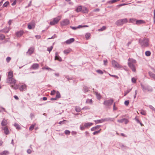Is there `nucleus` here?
Instances as JSON below:
<instances>
[{
	"mask_svg": "<svg viewBox=\"0 0 155 155\" xmlns=\"http://www.w3.org/2000/svg\"><path fill=\"white\" fill-rule=\"evenodd\" d=\"M13 72L10 71L8 73V78H7V81L8 83L12 84L11 87L13 89H18V87L17 85L15 84L16 80L13 78Z\"/></svg>",
	"mask_w": 155,
	"mask_h": 155,
	"instance_id": "nucleus-1",
	"label": "nucleus"
},
{
	"mask_svg": "<svg viewBox=\"0 0 155 155\" xmlns=\"http://www.w3.org/2000/svg\"><path fill=\"white\" fill-rule=\"evenodd\" d=\"M136 63V61L133 58H129L128 59V65L129 67L132 70L135 72L136 71V68L135 64Z\"/></svg>",
	"mask_w": 155,
	"mask_h": 155,
	"instance_id": "nucleus-2",
	"label": "nucleus"
},
{
	"mask_svg": "<svg viewBox=\"0 0 155 155\" xmlns=\"http://www.w3.org/2000/svg\"><path fill=\"white\" fill-rule=\"evenodd\" d=\"M139 42L143 48L147 47L149 45V39L147 38H144L143 40L140 39Z\"/></svg>",
	"mask_w": 155,
	"mask_h": 155,
	"instance_id": "nucleus-3",
	"label": "nucleus"
},
{
	"mask_svg": "<svg viewBox=\"0 0 155 155\" xmlns=\"http://www.w3.org/2000/svg\"><path fill=\"white\" fill-rule=\"evenodd\" d=\"M61 18V16H58L57 17L54 18L53 20L50 22V24L51 25H54L58 23L59 21Z\"/></svg>",
	"mask_w": 155,
	"mask_h": 155,
	"instance_id": "nucleus-4",
	"label": "nucleus"
},
{
	"mask_svg": "<svg viewBox=\"0 0 155 155\" xmlns=\"http://www.w3.org/2000/svg\"><path fill=\"white\" fill-rule=\"evenodd\" d=\"M127 22V20L126 18L120 19L116 22V24L117 25H122Z\"/></svg>",
	"mask_w": 155,
	"mask_h": 155,
	"instance_id": "nucleus-5",
	"label": "nucleus"
},
{
	"mask_svg": "<svg viewBox=\"0 0 155 155\" xmlns=\"http://www.w3.org/2000/svg\"><path fill=\"white\" fill-rule=\"evenodd\" d=\"M111 63L113 66L114 68H122V66L114 60H112Z\"/></svg>",
	"mask_w": 155,
	"mask_h": 155,
	"instance_id": "nucleus-6",
	"label": "nucleus"
},
{
	"mask_svg": "<svg viewBox=\"0 0 155 155\" xmlns=\"http://www.w3.org/2000/svg\"><path fill=\"white\" fill-rule=\"evenodd\" d=\"M141 85L142 90L144 92H146V91L151 92L153 91L152 88L149 86H145L143 84H141Z\"/></svg>",
	"mask_w": 155,
	"mask_h": 155,
	"instance_id": "nucleus-7",
	"label": "nucleus"
},
{
	"mask_svg": "<svg viewBox=\"0 0 155 155\" xmlns=\"http://www.w3.org/2000/svg\"><path fill=\"white\" fill-rule=\"evenodd\" d=\"M70 23L69 20L67 19H65L62 21L61 22V24L62 26H65L68 25Z\"/></svg>",
	"mask_w": 155,
	"mask_h": 155,
	"instance_id": "nucleus-8",
	"label": "nucleus"
},
{
	"mask_svg": "<svg viewBox=\"0 0 155 155\" xmlns=\"http://www.w3.org/2000/svg\"><path fill=\"white\" fill-rule=\"evenodd\" d=\"M114 100L113 99L106 100L104 101V104L105 106H110L112 104Z\"/></svg>",
	"mask_w": 155,
	"mask_h": 155,
	"instance_id": "nucleus-9",
	"label": "nucleus"
},
{
	"mask_svg": "<svg viewBox=\"0 0 155 155\" xmlns=\"http://www.w3.org/2000/svg\"><path fill=\"white\" fill-rule=\"evenodd\" d=\"M2 129L4 130V132L5 134L8 135L9 134V131L7 127L5 126L4 127H2Z\"/></svg>",
	"mask_w": 155,
	"mask_h": 155,
	"instance_id": "nucleus-10",
	"label": "nucleus"
},
{
	"mask_svg": "<svg viewBox=\"0 0 155 155\" xmlns=\"http://www.w3.org/2000/svg\"><path fill=\"white\" fill-rule=\"evenodd\" d=\"M55 60H58L59 61H62V58L58 55V53L56 52L55 53V56L54 58Z\"/></svg>",
	"mask_w": 155,
	"mask_h": 155,
	"instance_id": "nucleus-11",
	"label": "nucleus"
},
{
	"mask_svg": "<svg viewBox=\"0 0 155 155\" xmlns=\"http://www.w3.org/2000/svg\"><path fill=\"white\" fill-rule=\"evenodd\" d=\"M117 121L120 123L124 122L125 124H127L128 122V120L125 118H123L120 120H118Z\"/></svg>",
	"mask_w": 155,
	"mask_h": 155,
	"instance_id": "nucleus-12",
	"label": "nucleus"
},
{
	"mask_svg": "<svg viewBox=\"0 0 155 155\" xmlns=\"http://www.w3.org/2000/svg\"><path fill=\"white\" fill-rule=\"evenodd\" d=\"M34 51V48L33 47H31L28 49L26 54H27L31 55L33 52Z\"/></svg>",
	"mask_w": 155,
	"mask_h": 155,
	"instance_id": "nucleus-13",
	"label": "nucleus"
},
{
	"mask_svg": "<svg viewBox=\"0 0 155 155\" xmlns=\"http://www.w3.org/2000/svg\"><path fill=\"white\" fill-rule=\"evenodd\" d=\"M39 65L37 63L34 64L31 66V68L33 69H38L39 68Z\"/></svg>",
	"mask_w": 155,
	"mask_h": 155,
	"instance_id": "nucleus-14",
	"label": "nucleus"
},
{
	"mask_svg": "<svg viewBox=\"0 0 155 155\" xmlns=\"http://www.w3.org/2000/svg\"><path fill=\"white\" fill-rule=\"evenodd\" d=\"M74 41V38H71L67 40L65 42L67 44H70Z\"/></svg>",
	"mask_w": 155,
	"mask_h": 155,
	"instance_id": "nucleus-15",
	"label": "nucleus"
},
{
	"mask_svg": "<svg viewBox=\"0 0 155 155\" xmlns=\"http://www.w3.org/2000/svg\"><path fill=\"white\" fill-rule=\"evenodd\" d=\"M23 32L22 31H18L16 33V35L18 37H20L22 35Z\"/></svg>",
	"mask_w": 155,
	"mask_h": 155,
	"instance_id": "nucleus-16",
	"label": "nucleus"
},
{
	"mask_svg": "<svg viewBox=\"0 0 155 155\" xmlns=\"http://www.w3.org/2000/svg\"><path fill=\"white\" fill-rule=\"evenodd\" d=\"M108 120L104 119H102L101 120H98L95 121V122L96 123H101L103 122L106 121V120Z\"/></svg>",
	"mask_w": 155,
	"mask_h": 155,
	"instance_id": "nucleus-17",
	"label": "nucleus"
},
{
	"mask_svg": "<svg viewBox=\"0 0 155 155\" xmlns=\"http://www.w3.org/2000/svg\"><path fill=\"white\" fill-rule=\"evenodd\" d=\"M7 124V120L5 119H3L1 123L2 125V126H6Z\"/></svg>",
	"mask_w": 155,
	"mask_h": 155,
	"instance_id": "nucleus-18",
	"label": "nucleus"
},
{
	"mask_svg": "<svg viewBox=\"0 0 155 155\" xmlns=\"http://www.w3.org/2000/svg\"><path fill=\"white\" fill-rule=\"evenodd\" d=\"M26 89V86L25 85H21L19 89L21 91H23V90Z\"/></svg>",
	"mask_w": 155,
	"mask_h": 155,
	"instance_id": "nucleus-19",
	"label": "nucleus"
},
{
	"mask_svg": "<svg viewBox=\"0 0 155 155\" xmlns=\"http://www.w3.org/2000/svg\"><path fill=\"white\" fill-rule=\"evenodd\" d=\"M9 154V152L7 150H5L0 153V155H7Z\"/></svg>",
	"mask_w": 155,
	"mask_h": 155,
	"instance_id": "nucleus-20",
	"label": "nucleus"
},
{
	"mask_svg": "<svg viewBox=\"0 0 155 155\" xmlns=\"http://www.w3.org/2000/svg\"><path fill=\"white\" fill-rule=\"evenodd\" d=\"M100 127H101V126H99V125L96 126L95 127H93L91 129V130L92 131H94L97 129H99L100 128Z\"/></svg>",
	"mask_w": 155,
	"mask_h": 155,
	"instance_id": "nucleus-21",
	"label": "nucleus"
},
{
	"mask_svg": "<svg viewBox=\"0 0 155 155\" xmlns=\"http://www.w3.org/2000/svg\"><path fill=\"white\" fill-rule=\"evenodd\" d=\"M144 23V21L142 20H137L136 21V24L137 25H139Z\"/></svg>",
	"mask_w": 155,
	"mask_h": 155,
	"instance_id": "nucleus-22",
	"label": "nucleus"
},
{
	"mask_svg": "<svg viewBox=\"0 0 155 155\" xmlns=\"http://www.w3.org/2000/svg\"><path fill=\"white\" fill-rule=\"evenodd\" d=\"M149 74L150 76L155 80V74L151 72H149Z\"/></svg>",
	"mask_w": 155,
	"mask_h": 155,
	"instance_id": "nucleus-23",
	"label": "nucleus"
},
{
	"mask_svg": "<svg viewBox=\"0 0 155 155\" xmlns=\"http://www.w3.org/2000/svg\"><path fill=\"white\" fill-rule=\"evenodd\" d=\"M71 51V49H68L67 50H64V53L65 54H69Z\"/></svg>",
	"mask_w": 155,
	"mask_h": 155,
	"instance_id": "nucleus-24",
	"label": "nucleus"
},
{
	"mask_svg": "<svg viewBox=\"0 0 155 155\" xmlns=\"http://www.w3.org/2000/svg\"><path fill=\"white\" fill-rule=\"evenodd\" d=\"M93 123H85L84 124V126L85 127H87L91 126L92 125Z\"/></svg>",
	"mask_w": 155,
	"mask_h": 155,
	"instance_id": "nucleus-25",
	"label": "nucleus"
},
{
	"mask_svg": "<svg viewBox=\"0 0 155 155\" xmlns=\"http://www.w3.org/2000/svg\"><path fill=\"white\" fill-rule=\"evenodd\" d=\"M82 10V7L81 6H78L77 8L76 11L77 12H80Z\"/></svg>",
	"mask_w": 155,
	"mask_h": 155,
	"instance_id": "nucleus-26",
	"label": "nucleus"
},
{
	"mask_svg": "<svg viewBox=\"0 0 155 155\" xmlns=\"http://www.w3.org/2000/svg\"><path fill=\"white\" fill-rule=\"evenodd\" d=\"M82 11L84 13H87L88 12V10L86 8L84 7L82 9Z\"/></svg>",
	"mask_w": 155,
	"mask_h": 155,
	"instance_id": "nucleus-27",
	"label": "nucleus"
},
{
	"mask_svg": "<svg viewBox=\"0 0 155 155\" xmlns=\"http://www.w3.org/2000/svg\"><path fill=\"white\" fill-rule=\"evenodd\" d=\"M96 95L97 99L100 100L101 98V96L100 94H99L97 92H95Z\"/></svg>",
	"mask_w": 155,
	"mask_h": 155,
	"instance_id": "nucleus-28",
	"label": "nucleus"
},
{
	"mask_svg": "<svg viewBox=\"0 0 155 155\" xmlns=\"http://www.w3.org/2000/svg\"><path fill=\"white\" fill-rule=\"evenodd\" d=\"M56 97L58 99L61 97V95L59 92L57 91L56 92Z\"/></svg>",
	"mask_w": 155,
	"mask_h": 155,
	"instance_id": "nucleus-29",
	"label": "nucleus"
},
{
	"mask_svg": "<svg viewBox=\"0 0 155 155\" xmlns=\"http://www.w3.org/2000/svg\"><path fill=\"white\" fill-rule=\"evenodd\" d=\"M75 110L78 112H80L81 110V108L79 107H76L75 108Z\"/></svg>",
	"mask_w": 155,
	"mask_h": 155,
	"instance_id": "nucleus-30",
	"label": "nucleus"
},
{
	"mask_svg": "<svg viewBox=\"0 0 155 155\" xmlns=\"http://www.w3.org/2000/svg\"><path fill=\"white\" fill-rule=\"evenodd\" d=\"M145 55L147 56H149L150 55L151 53L149 51H147L145 53Z\"/></svg>",
	"mask_w": 155,
	"mask_h": 155,
	"instance_id": "nucleus-31",
	"label": "nucleus"
},
{
	"mask_svg": "<svg viewBox=\"0 0 155 155\" xmlns=\"http://www.w3.org/2000/svg\"><path fill=\"white\" fill-rule=\"evenodd\" d=\"M90 35H91L90 33H87L85 35V37L86 39H88L89 37H90Z\"/></svg>",
	"mask_w": 155,
	"mask_h": 155,
	"instance_id": "nucleus-32",
	"label": "nucleus"
},
{
	"mask_svg": "<svg viewBox=\"0 0 155 155\" xmlns=\"http://www.w3.org/2000/svg\"><path fill=\"white\" fill-rule=\"evenodd\" d=\"M35 124H33L32 125H31L29 127V130L30 131H31L32 130H33V129H34V127H35Z\"/></svg>",
	"mask_w": 155,
	"mask_h": 155,
	"instance_id": "nucleus-33",
	"label": "nucleus"
},
{
	"mask_svg": "<svg viewBox=\"0 0 155 155\" xmlns=\"http://www.w3.org/2000/svg\"><path fill=\"white\" fill-rule=\"evenodd\" d=\"M42 69L44 70V69H46V70H47L48 71H52V70L51 69V68L47 67H43L42 68Z\"/></svg>",
	"mask_w": 155,
	"mask_h": 155,
	"instance_id": "nucleus-34",
	"label": "nucleus"
},
{
	"mask_svg": "<svg viewBox=\"0 0 155 155\" xmlns=\"http://www.w3.org/2000/svg\"><path fill=\"white\" fill-rule=\"evenodd\" d=\"M86 103H89L91 104L92 103V100L91 99H88L86 101Z\"/></svg>",
	"mask_w": 155,
	"mask_h": 155,
	"instance_id": "nucleus-35",
	"label": "nucleus"
},
{
	"mask_svg": "<svg viewBox=\"0 0 155 155\" xmlns=\"http://www.w3.org/2000/svg\"><path fill=\"white\" fill-rule=\"evenodd\" d=\"M101 129H100V130H98V131H95L93 133V135H96V134H97L98 133H100V131L101 130Z\"/></svg>",
	"mask_w": 155,
	"mask_h": 155,
	"instance_id": "nucleus-36",
	"label": "nucleus"
},
{
	"mask_svg": "<svg viewBox=\"0 0 155 155\" xmlns=\"http://www.w3.org/2000/svg\"><path fill=\"white\" fill-rule=\"evenodd\" d=\"M5 38V36L2 34H0V39L1 40H3Z\"/></svg>",
	"mask_w": 155,
	"mask_h": 155,
	"instance_id": "nucleus-37",
	"label": "nucleus"
},
{
	"mask_svg": "<svg viewBox=\"0 0 155 155\" xmlns=\"http://www.w3.org/2000/svg\"><path fill=\"white\" fill-rule=\"evenodd\" d=\"M96 72L100 74H103V72L101 70H98L96 71Z\"/></svg>",
	"mask_w": 155,
	"mask_h": 155,
	"instance_id": "nucleus-38",
	"label": "nucleus"
},
{
	"mask_svg": "<svg viewBox=\"0 0 155 155\" xmlns=\"http://www.w3.org/2000/svg\"><path fill=\"white\" fill-rule=\"evenodd\" d=\"M106 27L104 26H103L101 28L98 29L99 31H101L105 30Z\"/></svg>",
	"mask_w": 155,
	"mask_h": 155,
	"instance_id": "nucleus-39",
	"label": "nucleus"
},
{
	"mask_svg": "<svg viewBox=\"0 0 155 155\" xmlns=\"http://www.w3.org/2000/svg\"><path fill=\"white\" fill-rule=\"evenodd\" d=\"M119 1H120V0H112L110 1L109 2L110 3L112 4Z\"/></svg>",
	"mask_w": 155,
	"mask_h": 155,
	"instance_id": "nucleus-40",
	"label": "nucleus"
},
{
	"mask_svg": "<svg viewBox=\"0 0 155 155\" xmlns=\"http://www.w3.org/2000/svg\"><path fill=\"white\" fill-rule=\"evenodd\" d=\"M88 27V26L87 25H83V26H82L81 25H79L77 27V28H81L85 27Z\"/></svg>",
	"mask_w": 155,
	"mask_h": 155,
	"instance_id": "nucleus-41",
	"label": "nucleus"
},
{
	"mask_svg": "<svg viewBox=\"0 0 155 155\" xmlns=\"http://www.w3.org/2000/svg\"><path fill=\"white\" fill-rule=\"evenodd\" d=\"M132 82L134 83L136 82L137 80L134 78H133L131 79Z\"/></svg>",
	"mask_w": 155,
	"mask_h": 155,
	"instance_id": "nucleus-42",
	"label": "nucleus"
},
{
	"mask_svg": "<svg viewBox=\"0 0 155 155\" xmlns=\"http://www.w3.org/2000/svg\"><path fill=\"white\" fill-rule=\"evenodd\" d=\"M105 119H107L108 120H106V121H113L114 120V118H105Z\"/></svg>",
	"mask_w": 155,
	"mask_h": 155,
	"instance_id": "nucleus-43",
	"label": "nucleus"
},
{
	"mask_svg": "<svg viewBox=\"0 0 155 155\" xmlns=\"http://www.w3.org/2000/svg\"><path fill=\"white\" fill-rule=\"evenodd\" d=\"M53 48V46H51L50 47L48 48L47 50L49 51V53H50V52L52 50Z\"/></svg>",
	"mask_w": 155,
	"mask_h": 155,
	"instance_id": "nucleus-44",
	"label": "nucleus"
},
{
	"mask_svg": "<svg viewBox=\"0 0 155 155\" xmlns=\"http://www.w3.org/2000/svg\"><path fill=\"white\" fill-rule=\"evenodd\" d=\"M131 89H129L127 90L124 93V96L126 95L128 93L131 91Z\"/></svg>",
	"mask_w": 155,
	"mask_h": 155,
	"instance_id": "nucleus-45",
	"label": "nucleus"
},
{
	"mask_svg": "<svg viewBox=\"0 0 155 155\" xmlns=\"http://www.w3.org/2000/svg\"><path fill=\"white\" fill-rule=\"evenodd\" d=\"M9 2H6L3 5V7H6L8 4Z\"/></svg>",
	"mask_w": 155,
	"mask_h": 155,
	"instance_id": "nucleus-46",
	"label": "nucleus"
},
{
	"mask_svg": "<svg viewBox=\"0 0 155 155\" xmlns=\"http://www.w3.org/2000/svg\"><path fill=\"white\" fill-rule=\"evenodd\" d=\"M15 126L16 127V129H20V127L19 126V125L17 124H14Z\"/></svg>",
	"mask_w": 155,
	"mask_h": 155,
	"instance_id": "nucleus-47",
	"label": "nucleus"
},
{
	"mask_svg": "<svg viewBox=\"0 0 155 155\" xmlns=\"http://www.w3.org/2000/svg\"><path fill=\"white\" fill-rule=\"evenodd\" d=\"M11 60V58L9 57H7L6 59V61L8 63Z\"/></svg>",
	"mask_w": 155,
	"mask_h": 155,
	"instance_id": "nucleus-48",
	"label": "nucleus"
},
{
	"mask_svg": "<svg viewBox=\"0 0 155 155\" xmlns=\"http://www.w3.org/2000/svg\"><path fill=\"white\" fill-rule=\"evenodd\" d=\"M64 133L66 134H69L70 133V131L68 130H66L64 131Z\"/></svg>",
	"mask_w": 155,
	"mask_h": 155,
	"instance_id": "nucleus-49",
	"label": "nucleus"
},
{
	"mask_svg": "<svg viewBox=\"0 0 155 155\" xmlns=\"http://www.w3.org/2000/svg\"><path fill=\"white\" fill-rule=\"evenodd\" d=\"M56 93V91H55L53 90L52 91L51 93V94L52 95H54Z\"/></svg>",
	"mask_w": 155,
	"mask_h": 155,
	"instance_id": "nucleus-50",
	"label": "nucleus"
},
{
	"mask_svg": "<svg viewBox=\"0 0 155 155\" xmlns=\"http://www.w3.org/2000/svg\"><path fill=\"white\" fill-rule=\"evenodd\" d=\"M149 108L152 109V110H154V111H155V109L154 108L152 105H150L149 106Z\"/></svg>",
	"mask_w": 155,
	"mask_h": 155,
	"instance_id": "nucleus-51",
	"label": "nucleus"
},
{
	"mask_svg": "<svg viewBox=\"0 0 155 155\" xmlns=\"http://www.w3.org/2000/svg\"><path fill=\"white\" fill-rule=\"evenodd\" d=\"M120 147L122 149L124 148L125 149H126L127 148V146H124L123 144H122V145H121Z\"/></svg>",
	"mask_w": 155,
	"mask_h": 155,
	"instance_id": "nucleus-52",
	"label": "nucleus"
},
{
	"mask_svg": "<svg viewBox=\"0 0 155 155\" xmlns=\"http://www.w3.org/2000/svg\"><path fill=\"white\" fill-rule=\"evenodd\" d=\"M140 114L143 115H145L146 114V112L144 110H142L140 112Z\"/></svg>",
	"mask_w": 155,
	"mask_h": 155,
	"instance_id": "nucleus-53",
	"label": "nucleus"
},
{
	"mask_svg": "<svg viewBox=\"0 0 155 155\" xmlns=\"http://www.w3.org/2000/svg\"><path fill=\"white\" fill-rule=\"evenodd\" d=\"M129 104V101H126L124 102V104L126 106H128Z\"/></svg>",
	"mask_w": 155,
	"mask_h": 155,
	"instance_id": "nucleus-54",
	"label": "nucleus"
},
{
	"mask_svg": "<svg viewBox=\"0 0 155 155\" xmlns=\"http://www.w3.org/2000/svg\"><path fill=\"white\" fill-rule=\"evenodd\" d=\"M109 75L112 77H115V78H116L117 79L118 78V77L117 76V75H111L110 74H109Z\"/></svg>",
	"mask_w": 155,
	"mask_h": 155,
	"instance_id": "nucleus-55",
	"label": "nucleus"
},
{
	"mask_svg": "<svg viewBox=\"0 0 155 155\" xmlns=\"http://www.w3.org/2000/svg\"><path fill=\"white\" fill-rule=\"evenodd\" d=\"M27 153L28 154H30L31 153V150L30 149H28L27 150Z\"/></svg>",
	"mask_w": 155,
	"mask_h": 155,
	"instance_id": "nucleus-56",
	"label": "nucleus"
},
{
	"mask_svg": "<svg viewBox=\"0 0 155 155\" xmlns=\"http://www.w3.org/2000/svg\"><path fill=\"white\" fill-rule=\"evenodd\" d=\"M135 94L134 96V98H135L136 97L137 94V90H136L135 91Z\"/></svg>",
	"mask_w": 155,
	"mask_h": 155,
	"instance_id": "nucleus-57",
	"label": "nucleus"
},
{
	"mask_svg": "<svg viewBox=\"0 0 155 155\" xmlns=\"http://www.w3.org/2000/svg\"><path fill=\"white\" fill-rule=\"evenodd\" d=\"M70 27L73 30H76V29H77L78 28L77 27H72V26H70Z\"/></svg>",
	"mask_w": 155,
	"mask_h": 155,
	"instance_id": "nucleus-58",
	"label": "nucleus"
},
{
	"mask_svg": "<svg viewBox=\"0 0 155 155\" xmlns=\"http://www.w3.org/2000/svg\"><path fill=\"white\" fill-rule=\"evenodd\" d=\"M104 64L105 65H106L107 64V60H105L104 61Z\"/></svg>",
	"mask_w": 155,
	"mask_h": 155,
	"instance_id": "nucleus-59",
	"label": "nucleus"
},
{
	"mask_svg": "<svg viewBox=\"0 0 155 155\" xmlns=\"http://www.w3.org/2000/svg\"><path fill=\"white\" fill-rule=\"evenodd\" d=\"M135 21H136V19H130V22H133Z\"/></svg>",
	"mask_w": 155,
	"mask_h": 155,
	"instance_id": "nucleus-60",
	"label": "nucleus"
},
{
	"mask_svg": "<svg viewBox=\"0 0 155 155\" xmlns=\"http://www.w3.org/2000/svg\"><path fill=\"white\" fill-rule=\"evenodd\" d=\"M16 3V0H15L14 2L12 4V5L13 6L15 5Z\"/></svg>",
	"mask_w": 155,
	"mask_h": 155,
	"instance_id": "nucleus-61",
	"label": "nucleus"
},
{
	"mask_svg": "<svg viewBox=\"0 0 155 155\" xmlns=\"http://www.w3.org/2000/svg\"><path fill=\"white\" fill-rule=\"evenodd\" d=\"M117 109V108L115 107V103H114L113 105V110H116Z\"/></svg>",
	"mask_w": 155,
	"mask_h": 155,
	"instance_id": "nucleus-62",
	"label": "nucleus"
},
{
	"mask_svg": "<svg viewBox=\"0 0 155 155\" xmlns=\"http://www.w3.org/2000/svg\"><path fill=\"white\" fill-rule=\"evenodd\" d=\"M28 28L29 29H31L32 28V26L30 25H28Z\"/></svg>",
	"mask_w": 155,
	"mask_h": 155,
	"instance_id": "nucleus-63",
	"label": "nucleus"
},
{
	"mask_svg": "<svg viewBox=\"0 0 155 155\" xmlns=\"http://www.w3.org/2000/svg\"><path fill=\"white\" fill-rule=\"evenodd\" d=\"M57 98L56 97L54 98H51V101L56 100H57Z\"/></svg>",
	"mask_w": 155,
	"mask_h": 155,
	"instance_id": "nucleus-64",
	"label": "nucleus"
}]
</instances>
